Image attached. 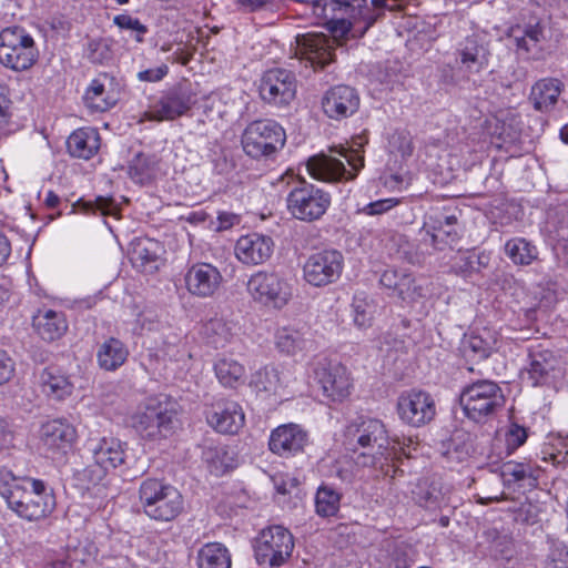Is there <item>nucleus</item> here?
<instances>
[{"label": "nucleus", "instance_id": "nucleus-1", "mask_svg": "<svg viewBox=\"0 0 568 568\" xmlns=\"http://www.w3.org/2000/svg\"><path fill=\"white\" fill-rule=\"evenodd\" d=\"M0 496L10 510L27 521L48 518L55 509V497L43 480L16 476L0 468Z\"/></svg>", "mask_w": 568, "mask_h": 568}, {"label": "nucleus", "instance_id": "nucleus-2", "mask_svg": "<svg viewBox=\"0 0 568 568\" xmlns=\"http://www.w3.org/2000/svg\"><path fill=\"white\" fill-rule=\"evenodd\" d=\"M347 439L354 452V463L358 467H374L392 479L403 470L389 466L390 453L388 452L389 438L385 425L374 418L363 419L347 428Z\"/></svg>", "mask_w": 568, "mask_h": 568}, {"label": "nucleus", "instance_id": "nucleus-3", "mask_svg": "<svg viewBox=\"0 0 568 568\" xmlns=\"http://www.w3.org/2000/svg\"><path fill=\"white\" fill-rule=\"evenodd\" d=\"M366 143L362 138L351 144L329 146L308 159L306 169L312 178L318 181L336 183L354 180L364 168L363 146Z\"/></svg>", "mask_w": 568, "mask_h": 568}, {"label": "nucleus", "instance_id": "nucleus-4", "mask_svg": "<svg viewBox=\"0 0 568 568\" xmlns=\"http://www.w3.org/2000/svg\"><path fill=\"white\" fill-rule=\"evenodd\" d=\"M176 412L164 395L148 397L130 416V424L138 435L149 442H160L173 430Z\"/></svg>", "mask_w": 568, "mask_h": 568}, {"label": "nucleus", "instance_id": "nucleus-5", "mask_svg": "<svg viewBox=\"0 0 568 568\" xmlns=\"http://www.w3.org/2000/svg\"><path fill=\"white\" fill-rule=\"evenodd\" d=\"M332 36V41L323 33H305L296 37V54L307 60L313 67L324 68L333 61V43L342 45L352 32L353 23L342 16L325 26Z\"/></svg>", "mask_w": 568, "mask_h": 568}, {"label": "nucleus", "instance_id": "nucleus-6", "mask_svg": "<svg viewBox=\"0 0 568 568\" xmlns=\"http://www.w3.org/2000/svg\"><path fill=\"white\" fill-rule=\"evenodd\" d=\"M139 499L144 514L158 521L173 520L183 509L181 493L156 478H146L141 483Z\"/></svg>", "mask_w": 568, "mask_h": 568}, {"label": "nucleus", "instance_id": "nucleus-7", "mask_svg": "<svg viewBox=\"0 0 568 568\" xmlns=\"http://www.w3.org/2000/svg\"><path fill=\"white\" fill-rule=\"evenodd\" d=\"M246 293L256 305L280 311L293 298V285L278 272L256 271L246 282Z\"/></svg>", "mask_w": 568, "mask_h": 568}, {"label": "nucleus", "instance_id": "nucleus-8", "mask_svg": "<svg viewBox=\"0 0 568 568\" xmlns=\"http://www.w3.org/2000/svg\"><path fill=\"white\" fill-rule=\"evenodd\" d=\"M459 403L469 419L480 422L504 406L505 396L495 382L481 379L463 388Z\"/></svg>", "mask_w": 568, "mask_h": 568}, {"label": "nucleus", "instance_id": "nucleus-9", "mask_svg": "<svg viewBox=\"0 0 568 568\" xmlns=\"http://www.w3.org/2000/svg\"><path fill=\"white\" fill-rule=\"evenodd\" d=\"M33 38L21 27L4 28L0 32V63L13 71H26L38 60Z\"/></svg>", "mask_w": 568, "mask_h": 568}, {"label": "nucleus", "instance_id": "nucleus-10", "mask_svg": "<svg viewBox=\"0 0 568 568\" xmlns=\"http://www.w3.org/2000/svg\"><path fill=\"white\" fill-rule=\"evenodd\" d=\"M285 140L284 129L272 120L253 121L241 135L244 153L253 159L273 155L284 146Z\"/></svg>", "mask_w": 568, "mask_h": 568}, {"label": "nucleus", "instance_id": "nucleus-11", "mask_svg": "<svg viewBox=\"0 0 568 568\" xmlns=\"http://www.w3.org/2000/svg\"><path fill=\"white\" fill-rule=\"evenodd\" d=\"M293 549L294 537L287 528L281 525L264 528L254 542L257 564L271 568L283 566L292 556Z\"/></svg>", "mask_w": 568, "mask_h": 568}, {"label": "nucleus", "instance_id": "nucleus-12", "mask_svg": "<svg viewBox=\"0 0 568 568\" xmlns=\"http://www.w3.org/2000/svg\"><path fill=\"white\" fill-rule=\"evenodd\" d=\"M395 410L404 425L414 428L428 425L437 413L434 397L420 388L400 392L396 398Z\"/></svg>", "mask_w": 568, "mask_h": 568}, {"label": "nucleus", "instance_id": "nucleus-13", "mask_svg": "<svg viewBox=\"0 0 568 568\" xmlns=\"http://www.w3.org/2000/svg\"><path fill=\"white\" fill-rule=\"evenodd\" d=\"M39 447L52 460H62L73 450L78 442V432L73 424L64 418L50 419L39 429Z\"/></svg>", "mask_w": 568, "mask_h": 568}, {"label": "nucleus", "instance_id": "nucleus-14", "mask_svg": "<svg viewBox=\"0 0 568 568\" xmlns=\"http://www.w3.org/2000/svg\"><path fill=\"white\" fill-rule=\"evenodd\" d=\"M331 205L328 193L308 183L294 187L287 196L290 213L301 221H315L325 214Z\"/></svg>", "mask_w": 568, "mask_h": 568}, {"label": "nucleus", "instance_id": "nucleus-15", "mask_svg": "<svg viewBox=\"0 0 568 568\" xmlns=\"http://www.w3.org/2000/svg\"><path fill=\"white\" fill-rule=\"evenodd\" d=\"M344 257L336 250H324L311 254L303 264V278L314 287L335 283L342 275Z\"/></svg>", "mask_w": 568, "mask_h": 568}, {"label": "nucleus", "instance_id": "nucleus-16", "mask_svg": "<svg viewBox=\"0 0 568 568\" xmlns=\"http://www.w3.org/2000/svg\"><path fill=\"white\" fill-rule=\"evenodd\" d=\"M379 282L385 288L392 290L407 305L422 302L430 293V283L427 278L415 276L406 270H385Z\"/></svg>", "mask_w": 568, "mask_h": 568}, {"label": "nucleus", "instance_id": "nucleus-17", "mask_svg": "<svg viewBox=\"0 0 568 568\" xmlns=\"http://www.w3.org/2000/svg\"><path fill=\"white\" fill-rule=\"evenodd\" d=\"M258 89L263 101L276 106H286L296 97L297 82L294 73L276 68L263 74Z\"/></svg>", "mask_w": 568, "mask_h": 568}, {"label": "nucleus", "instance_id": "nucleus-18", "mask_svg": "<svg viewBox=\"0 0 568 568\" xmlns=\"http://www.w3.org/2000/svg\"><path fill=\"white\" fill-rule=\"evenodd\" d=\"M314 374L323 395L332 402H342L351 395L352 377L348 369L341 363L318 362Z\"/></svg>", "mask_w": 568, "mask_h": 568}, {"label": "nucleus", "instance_id": "nucleus-19", "mask_svg": "<svg viewBox=\"0 0 568 568\" xmlns=\"http://www.w3.org/2000/svg\"><path fill=\"white\" fill-rule=\"evenodd\" d=\"M126 445L114 437L100 438L92 448L94 466L85 469V474L93 483L103 479L105 473L122 465L125 459Z\"/></svg>", "mask_w": 568, "mask_h": 568}, {"label": "nucleus", "instance_id": "nucleus-20", "mask_svg": "<svg viewBox=\"0 0 568 568\" xmlns=\"http://www.w3.org/2000/svg\"><path fill=\"white\" fill-rule=\"evenodd\" d=\"M204 414L209 426L221 434H236L245 423L240 404L227 398H217L206 405Z\"/></svg>", "mask_w": 568, "mask_h": 568}, {"label": "nucleus", "instance_id": "nucleus-21", "mask_svg": "<svg viewBox=\"0 0 568 568\" xmlns=\"http://www.w3.org/2000/svg\"><path fill=\"white\" fill-rule=\"evenodd\" d=\"M274 246L275 244L271 236L252 232L236 240L234 256L245 266H260L271 260Z\"/></svg>", "mask_w": 568, "mask_h": 568}, {"label": "nucleus", "instance_id": "nucleus-22", "mask_svg": "<svg viewBox=\"0 0 568 568\" xmlns=\"http://www.w3.org/2000/svg\"><path fill=\"white\" fill-rule=\"evenodd\" d=\"M222 283V273L211 263H194L184 275L186 291L199 298L213 297L220 291Z\"/></svg>", "mask_w": 568, "mask_h": 568}, {"label": "nucleus", "instance_id": "nucleus-23", "mask_svg": "<svg viewBox=\"0 0 568 568\" xmlns=\"http://www.w3.org/2000/svg\"><path fill=\"white\" fill-rule=\"evenodd\" d=\"M308 444V433L296 423L275 427L268 437V449L284 458L293 457L304 450Z\"/></svg>", "mask_w": 568, "mask_h": 568}, {"label": "nucleus", "instance_id": "nucleus-24", "mask_svg": "<svg viewBox=\"0 0 568 568\" xmlns=\"http://www.w3.org/2000/svg\"><path fill=\"white\" fill-rule=\"evenodd\" d=\"M191 94L182 88H174L150 105L141 121H171L186 113L192 105Z\"/></svg>", "mask_w": 568, "mask_h": 568}, {"label": "nucleus", "instance_id": "nucleus-25", "mask_svg": "<svg viewBox=\"0 0 568 568\" xmlns=\"http://www.w3.org/2000/svg\"><path fill=\"white\" fill-rule=\"evenodd\" d=\"M558 359L555 354L541 346L531 347L528 354V365L521 372L523 382L536 387L551 379Z\"/></svg>", "mask_w": 568, "mask_h": 568}, {"label": "nucleus", "instance_id": "nucleus-26", "mask_svg": "<svg viewBox=\"0 0 568 568\" xmlns=\"http://www.w3.org/2000/svg\"><path fill=\"white\" fill-rule=\"evenodd\" d=\"M120 99V91L114 78L106 73L99 74L88 85L83 100L93 112H105L112 109Z\"/></svg>", "mask_w": 568, "mask_h": 568}, {"label": "nucleus", "instance_id": "nucleus-27", "mask_svg": "<svg viewBox=\"0 0 568 568\" xmlns=\"http://www.w3.org/2000/svg\"><path fill=\"white\" fill-rule=\"evenodd\" d=\"M359 99L351 87L337 85L329 89L322 100L324 113L335 120L352 115L358 108Z\"/></svg>", "mask_w": 568, "mask_h": 568}, {"label": "nucleus", "instance_id": "nucleus-28", "mask_svg": "<svg viewBox=\"0 0 568 568\" xmlns=\"http://www.w3.org/2000/svg\"><path fill=\"white\" fill-rule=\"evenodd\" d=\"M500 477L508 489H532L537 486L539 470L530 464L509 460L501 465Z\"/></svg>", "mask_w": 568, "mask_h": 568}, {"label": "nucleus", "instance_id": "nucleus-29", "mask_svg": "<svg viewBox=\"0 0 568 568\" xmlns=\"http://www.w3.org/2000/svg\"><path fill=\"white\" fill-rule=\"evenodd\" d=\"M101 146L99 132L93 128H81L70 134L67 140L69 153L79 159L89 160Z\"/></svg>", "mask_w": 568, "mask_h": 568}, {"label": "nucleus", "instance_id": "nucleus-30", "mask_svg": "<svg viewBox=\"0 0 568 568\" xmlns=\"http://www.w3.org/2000/svg\"><path fill=\"white\" fill-rule=\"evenodd\" d=\"M562 91V83L555 78L538 80L530 89L529 101L539 112L550 111L557 103Z\"/></svg>", "mask_w": 568, "mask_h": 568}, {"label": "nucleus", "instance_id": "nucleus-31", "mask_svg": "<svg viewBox=\"0 0 568 568\" xmlns=\"http://www.w3.org/2000/svg\"><path fill=\"white\" fill-rule=\"evenodd\" d=\"M33 327L44 341L60 338L68 328L64 315L53 310H40L33 316Z\"/></svg>", "mask_w": 568, "mask_h": 568}, {"label": "nucleus", "instance_id": "nucleus-32", "mask_svg": "<svg viewBox=\"0 0 568 568\" xmlns=\"http://www.w3.org/2000/svg\"><path fill=\"white\" fill-rule=\"evenodd\" d=\"M287 383L286 374L274 366H265L252 376L250 385L256 393L282 396Z\"/></svg>", "mask_w": 568, "mask_h": 568}, {"label": "nucleus", "instance_id": "nucleus-33", "mask_svg": "<svg viewBox=\"0 0 568 568\" xmlns=\"http://www.w3.org/2000/svg\"><path fill=\"white\" fill-rule=\"evenodd\" d=\"M160 252L159 242L141 239L132 244L130 260L135 267L152 273L159 267Z\"/></svg>", "mask_w": 568, "mask_h": 568}, {"label": "nucleus", "instance_id": "nucleus-34", "mask_svg": "<svg viewBox=\"0 0 568 568\" xmlns=\"http://www.w3.org/2000/svg\"><path fill=\"white\" fill-rule=\"evenodd\" d=\"M457 219L455 215L436 214L430 215L428 221L425 222L424 227L426 233L430 236V243L436 248H442L440 244H447L455 241L457 232L455 224Z\"/></svg>", "mask_w": 568, "mask_h": 568}, {"label": "nucleus", "instance_id": "nucleus-35", "mask_svg": "<svg viewBox=\"0 0 568 568\" xmlns=\"http://www.w3.org/2000/svg\"><path fill=\"white\" fill-rule=\"evenodd\" d=\"M40 385L43 394L57 400L70 396L73 389L69 377L57 367L43 369L40 376Z\"/></svg>", "mask_w": 568, "mask_h": 568}, {"label": "nucleus", "instance_id": "nucleus-36", "mask_svg": "<svg viewBox=\"0 0 568 568\" xmlns=\"http://www.w3.org/2000/svg\"><path fill=\"white\" fill-rule=\"evenodd\" d=\"M128 356V347L120 339L110 337L100 345L97 361L102 369L113 372L125 363Z\"/></svg>", "mask_w": 568, "mask_h": 568}, {"label": "nucleus", "instance_id": "nucleus-37", "mask_svg": "<svg viewBox=\"0 0 568 568\" xmlns=\"http://www.w3.org/2000/svg\"><path fill=\"white\" fill-rule=\"evenodd\" d=\"M499 343V335L495 329L483 327L466 337L465 348H468L478 358L485 359L498 349Z\"/></svg>", "mask_w": 568, "mask_h": 568}, {"label": "nucleus", "instance_id": "nucleus-38", "mask_svg": "<svg viewBox=\"0 0 568 568\" xmlns=\"http://www.w3.org/2000/svg\"><path fill=\"white\" fill-rule=\"evenodd\" d=\"M203 334L213 347L223 348L236 336V325L225 318L214 317L204 324Z\"/></svg>", "mask_w": 568, "mask_h": 568}, {"label": "nucleus", "instance_id": "nucleus-39", "mask_svg": "<svg viewBox=\"0 0 568 568\" xmlns=\"http://www.w3.org/2000/svg\"><path fill=\"white\" fill-rule=\"evenodd\" d=\"M305 332L295 325L278 327L275 332V346L284 354L295 355L306 348Z\"/></svg>", "mask_w": 568, "mask_h": 568}, {"label": "nucleus", "instance_id": "nucleus-40", "mask_svg": "<svg viewBox=\"0 0 568 568\" xmlns=\"http://www.w3.org/2000/svg\"><path fill=\"white\" fill-rule=\"evenodd\" d=\"M214 372L219 382L225 386L234 388L245 379V367L234 358L220 357L214 363Z\"/></svg>", "mask_w": 568, "mask_h": 568}, {"label": "nucleus", "instance_id": "nucleus-41", "mask_svg": "<svg viewBox=\"0 0 568 568\" xmlns=\"http://www.w3.org/2000/svg\"><path fill=\"white\" fill-rule=\"evenodd\" d=\"M196 564L199 568H231V555L221 542H209L200 548Z\"/></svg>", "mask_w": 568, "mask_h": 568}, {"label": "nucleus", "instance_id": "nucleus-42", "mask_svg": "<svg viewBox=\"0 0 568 568\" xmlns=\"http://www.w3.org/2000/svg\"><path fill=\"white\" fill-rule=\"evenodd\" d=\"M458 55L462 65L470 72H478L487 64L486 49L474 37L465 40L458 49Z\"/></svg>", "mask_w": 568, "mask_h": 568}, {"label": "nucleus", "instance_id": "nucleus-43", "mask_svg": "<svg viewBox=\"0 0 568 568\" xmlns=\"http://www.w3.org/2000/svg\"><path fill=\"white\" fill-rule=\"evenodd\" d=\"M353 4L342 0H316L313 2L312 12L318 22L327 26L335 19L347 14Z\"/></svg>", "mask_w": 568, "mask_h": 568}, {"label": "nucleus", "instance_id": "nucleus-44", "mask_svg": "<svg viewBox=\"0 0 568 568\" xmlns=\"http://www.w3.org/2000/svg\"><path fill=\"white\" fill-rule=\"evenodd\" d=\"M505 252L513 263L517 265H529L538 257L536 246L521 237L507 241Z\"/></svg>", "mask_w": 568, "mask_h": 568}, {"label": "nucleus", "instance_id": "nucleus-45", "mask_svg": "<svg viewBox=\"0 0 568 568\" xmlns=\"http://www.w3.org/2000/svg\"><path fill=\"white\" fill-rule=\"evenodd\" d=\"M510 37L514 38L518 49L529 52L542 39V29L538 22L525 27L524 30L516 27L511 28Z\"/></svg>", "mask_w": 568, "mask_h": 568}, {"label": "nucleus", "instance_id": "nucleus-46", "mask_svg": "<svg viewBox=\"0 0 568 568\" xmlns=\"http://www.w3.org/2000/svg\"><path fill=\"white\" fill-rule=\"evenodd\" d=\"M341 497L333 488L323 486L315 496L316 514L322 517L334 516L339 509Z\"/></svg>", "mask_w": 568, "mask_h": 568}, {"label": "nucleus", "instance_id": "nucleus-47", "mask_svg": "<svg viewBox=\"0 0 568 568\" xmlns=\"http://www.w3.org/2000/svg\"><path fill=\"white\" fill-rule=\"evenodd\" d=\"M203 460L207 465L211 474L215 476L223 475L231 466V458L222 446L205 447L203 450Z\"/></svg>", "mask_w": 568, "mask_h": 568}, {"label": "nucleus", "instance_id": "nucleus-48", "mask_svg": "<svg viewBox=\"0 0 568 568\" xmlns=\"http://www.w3.org/2000/svg\"><path fill=\"white\" fill-rule=\"evenodd\" d=\"M376 306L372 301L355 297L353 302V322L361 328L366 329L372 326Z\"/></svg>", "mask_w": 568, "mask_h": 568}, {"label": "nucleus", "instance_id": "nucleus-49", "mask_svg": "<svg viewBox=\"0 0 568 568\" xmlns=\"http://www.w3.org/2000/svg\"><path fill=\"white\" fill-rule=\"evenodd\" d=\"M138 554L151 562L163 558L162 539L159 536H145L139 540Z\"/></svg>", "mask_w": 568, "mask_h": 568}, {"label": "nucleus", "instance_id": "nucleus-50", "mask_svg": "<svg viewBox=\"0 0 568 568\" xmlns=\"http://www.w3.org/2000/svg\"><path fill=\"white\" fill-rule=\"evenodd\" d=\"M113 23L122 30H129L134 32L135 40L138 42L143 41V36L148 31L146 27L142 24L139 19L126 13L115 16L113 18Z\"/></svg>", "mask_w": 568, "mask_h": 568}, {"label": "nucleus", "instance_id": "nucleus-51", "mask_svg": "<svg viewBox=\"0 0 568 568\" xmlns=\"http://www.w3.org/2000/svg\"><path fill=\"white\" fill-rule=\"evenodd\" d=\"M545 568H568V546L552 541Z\"/></svg>", "mask_w": 568, "mask_h": 568}, {"label": "nucleus", "instance_id": "nucleus-52", "mask_svg": "<svg viewBox=\"0 0 568 568\" xmlns=\"http://www.w3.org/2000/svg\"><path fill=\"white\" fill-rule=\"evenodd\" d=\"M418 443L413 437H398L395 436L389 438L388 452L390 453V458L393 455H396L398 452L405 455L406 457H412L413 452L416 450Z\"/></svg>", "mask_w": 568, "mask_h": 568}, {"label": "nucleus", "instance_id": "nucleus-53", "mask_svg": "<svg viewBox=\"0 0 568 568\" xmlns=\"http://www.w3.org/2000/svg\"><path fill=\"white\" fill-rule=\"evenodd\" d=\"M465 265L460 266L463 272H479L481 268H486L490 263V253L479 252L471 253L464 256Z\"/></svg>", "mask_w": 568, "mask_h": 568}, {"label": "nucleus", "instance_id": "nucleus-54", "mask_svg": "<svg viewBox=\"0 0 568 568\" xmlns=\"http://www.w3.org/2000/svg\"><path fill=\"white\" fill-rule=\"evenodd\" d=\"M398 204L399 200L396 197L383 199L367 204L363 209V212L367 215H379L388 212Z\"/></svg>", "mask_w": 568, "mask_h": 568}, {"label": "nucleus", "instance_id": "nucleus-55", "mask_svg": "<svg viewBox=\"0 0 568 568\" xmlns=\"http://www.w3.org/2000/svg\"><path fill=\"white\" fill-rule=\"evenodd\" d=\"M527 439V432L524 427L513 424L506 433V443L508 448L516 449Z\"/></svg>", "mask_w": 568, "mask_h": 568}, {"label": "nucleus", "instance_id": "nucleus-56", "mask_svg": "<svg viewBox=\"0 0 568 568\" xmlns=\"http://www.w3.org/2000/svg\"><path fill=\"white\" fill-rule=\"evenodd\" d=\"M169 73V67L164 63L138 72L136 78L141 82H159Z\"/></svg>", "mask_w": 568, "mask_h": 568}, {"label": "nucleus", "instance_id": "nucleus-57", "mask_svg": "<svg viewBox=\"0 0 568 568\" xmlns=\"http://www.w3.org/2000/svg\"><path fill=\"white\" fill-rule=\"evenodd\" d=\"M16 365L7 352L0 349V386L8 383L14 375Z\"/></svg>", "mask_w": 568, "mask_h": 568}, {"label": "nucleus", "instance_id": "nucleus-58", "mask_svg": "<svg viewBox=\"0 0 568 568\" xmlns=\"http://www.w3.org/2000/svg\"><path fill=\"white\" fill-rule=\"evenodd\" d=\"M93 206L102 215L115 216L119 213V207L111 197L98 196L93 203Z\"/></svg>", "mask_w": 568, "mask_h": 568}, {"label": "nucleus", "instance_id": "nucleus-59", "mask_svg": "<svg viewBox=\"0 0 568 568\" xmlns=\"http://www.w3.org/2000/svg\"><path fill=\"white\" fill-rule=\"evenodd\" d=\"M276 490L280 494H290L293 488H296L298 480L288 475H276L273 478Z\"/></svg>", "mask_w": 568, "mask_h": 568}, {"label": "nucleus", "instance_id": "nucleus-60", "mask_svg": "<svg viewBox=\"0 0 568 568\" xmlns=\"http://www.w3.org/2000/svg\"><path fill=\"white\" fill-rule=\"evenodd\" d=\"M560 448L555 453L551 448L545 447L542 450L544 454V460H550L554 465H560L566 460L567 457V449H566V443L562 440H559Z\"/></svg>", "mask_w": 568, "mask_h": 568}, {"label": "nucleus", "instance_id": "nucleus-61", "mask_svg": "<svg viewBox=\"0 0 568 568\" xmlns=\"http://www.w3.org/2000/svg\"><path fill=\"white\" fill-rule=\"evenodd\" d=\"M390 144L393 150H396L398 153H400L402 156H407L412 154V140L407 135H394Z\"/></svg>", "mask_w": 568, "mask_h": 568}, {"label": "nucleus", "instance_id": "nucleus-62", "mask_svg": "<svg viewBox=\"0 0 568 568\" xmlns=\"http://www.w3.org/2000/svg\"><path fill=\"white\" fill-rule=\"evenodd\" d=\"M10 105H11L10 99L4 93L3 88L0 87V131L9 122Z\"/></svg>", "mask_w": 568, "mask_h": 568}, {"label": "nucleus", "instance_id": "nucleus-63", "mask_svg": "<svg viewBox=\"0 0 568 568\" xmlns=\"http://www.w3.org/2000/svg\"><path fill=\"white\" fill-rule=\"evenodd\" d=\"M13 445V432L8 423L0 418V450L7 449Z\"/></svg>", "mask_w": 568, "mask_h": 568}, {"label": "nucleus", "instance_id": "nucleus-64", "mask_svg": "<svg viewBox=\"0 0 568 568\" xmlns=\"http://www.w3.org/2000/svg\"><path fill=\"white\" fill-rule=\"evenodd\" d=\"M11 242L7 234L0 230V267L6 265L11 256Z\"/></svg>", "mask_w": 568, "mask_h": 568}]
</instances>
